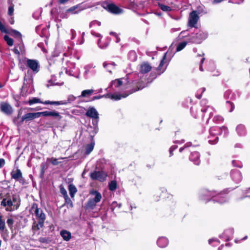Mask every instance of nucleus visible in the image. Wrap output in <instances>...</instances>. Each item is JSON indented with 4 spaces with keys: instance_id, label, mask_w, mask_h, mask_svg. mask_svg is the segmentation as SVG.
I'll use <instances>...</instances> for the list:
<instances>
[{
    "instance_id": "2eb2a0df",
    "label": "nucleus",
    "mask_w": 250,
    "mask_h": 250,
    "mask_svg": "<svg viewBox=\"0 0 250 250\" xmlns=\"http://www.w3.org/2000/svg\"><path fill=\"white\" fill-rule=\"evenodd\" d=\"M107 8L110 12L115 14H121L123 12L122 9L113 3L107 4Z\"/></svg>"
},
{
    "instance_id": "473e14b6",
    "label": "nucleus",
    "mask_w": 250,
    "mask_h": 250,
    "mask_svg": "<svg viewBox=\"0 0 250 250\" xmlns=\"http://www.w3.org/2000/svg\"><path fill=\"white\" fill-rule=\"evenodd\" d=\"M94 145V142H91L85 146V149L86 155H88L93 150Z\"/></svg>"
},
{
    "instance_id": "09e8293b",
    "label": "nucleus",
    "mask_w": 250,
    "mask_h": 250,
    "mask_svg": "<svg viewBox=\"0 0 250 250\" xmlns=\"http://www.w3.org/2000/svg\"><path fill=\"white\" fill-rule=\"evenodd\" d=\"M122 206V204L121 203H118L116 201H114L112 202L111 204V207L113 209H114L116 207H118L119 208H120Z\"/></svg>"
},
{
    "instance_id": "13d9d810",
    "label": "nucleus",
    "mask_w": 250,
    "mask_h": 250,
    "mask_svg": "<svg viewBox=\"0 0 250 250\" xmlns=\"http://www.w3.org/2000/svg\"><path fill=\"white\" fill-rule=\"evenodd\" d=\"M5 165V160L2 158H0V168Z\"/></svg>"
},
{
    "instance_id": "72a5a7b5",
    "label": "nucleus",
    "mask_w": 250,
    "mask_h": 250,
    "mask_svg": "<svg viewBox=\"0 0 250 250\" xmlns=\"http://www.w3.org/2000/svg\"><path fill=\"white\" fill-rule=\"evenodd\" d=\"M10 34L14 37L18 38L19 39L20 42H22L21 40V34L19 31L12 29L11 30Z\"/></svg>"
},
{
    "instance_id": "20e7f679",
    "label": "nucleus",
    "mask_w": 250,
    "mask_h": 250,
    "mask_svg": "<svg viewBox=\"0 0 250 250\" xmlns=\"http://www.w3.org/2000/svg\"><path fill=\"white\" fill-rule=\"evenodd\" d=\"M212 198L213 201H216L220 204H223L227 201L228 198L226 195L219 194L215 196V192L208 190L203 191L200 193V198L201 200L208 202L210 200V198Z\"/></svg>"
},
{
    "instance_id": "4be33fe9",
    "label": "nucleus",
    "mask_w": 250,
    "mask_h": 250,
    "mask_svg": "<svg viewBox=\"0 0 250 250\" xmlns=\"http://www.w3.org/2000/svg\"><path fill=\"white\" fill-rule=\"evenodd\" d=\"M168 244V241L165 237H159L157 240V245L160 248H165L167 246Z\"/></svg>"
},
{
    "instance_id": "f03ea898",
    "label": "nucleus",
    "mask_w": 250,
    "mask_h": 250,
    "mask_svg": "<svg viewBox=\"0 0 250 250\" xmlns=\"http://www.w3.org/2000/svg\"><path fill=\"white\" fill-rule=\"evenodd\" d=\"M133 85L136 86V88L132 89L130 92L123 94L114 93V94H108L106 95H102L99 96H95L93 97V100L100 99L102 97H105L106 98H110L112 100H119L122 98H125L128 96L129 94L135 92L138 90L142 89L146 86L145 83L142 81H134L133 82Z\"/></svg>"
},
{
    "instance_id": "a19ab883",
    "label": "nucleus",
    "mask_w": 250,
    "mask_h": 250,
    "mask_svg": "<svg viewBox=\"0 0 250 250\" xmlns=\"http://www.w3.org/2000/svg\"><path fill=\"white\" fill-rule=\"evenodd\" d=\"M4 39L9 46H11L13 45V39L10 38L8 36L5 35L4 36Z\"/></svg>"
},
{
    "instance_id": "c9c22d12",
    "label": "nucleus",
    "mask_w": 250,
    "mask_h": 250,
    "mask_svg": "<svg viewBox=\"0 0 250 250\" xmlns=\"http://www.w3.org/2000/svg\"><path fill=\"white\" fill-rule=\"evenodd\" d=\"M137 56L134 51H130L128 54V58L131 61L134 62L136 60Z\"/></svg>"
},
{
    "instance_id": "e2e57ef3",
    "label": "nucleus",
    "mask_w": 250,
    "mask_h": 250,
    "mask_svg": "<svg viewBox=\"0 0 250 250\" xmlns=\"http://www.w3.org/2000/svg\"><path fill=\"white\" fill-rule=\"evenodd\" d=\"M91 34H92V35L95 36L97 37H101V35L100 34L96 33L94 31H92L91 32Z\"/></svg>"
},
{
    "instance_id": "a211bd4d",
    "label": "nucleus",
    "mask_w": 250,
    "mask_h": 250,
    "mask_svg": "<svg viewBox=\"0 0 250 250\" xmlns=\"http://www.w3.org/2000/svg\"><path fill=\"white\" fill-rule=\"evenodd\" d=\"M151 69V66L147 62L142 63L140 65V72L142 74H145L149 72Z\"/></svg>"
},
{
    "instance_id": "6e6552de",
    "label": "nucleus",
    "mask_w": 250,
    "mask_h": 250,
    "mask_svg": "<svg viewBox=\"0 0 250 250\" xmlns=\"http://www.w3.org/2000/svg\"><path fill=\"white\" fill-rule=\"evenodd\" d=\"M208 37V34L204 31H199L192 37V42L196 43H200Z\"/></svg>"
},
{
    "instance_id": "338daca9",
    "label": "nucleus",
    "mask_w": 250,
    "mask_h": 250,
    "mask_svg": "<svg viewBox=\"0 0 250 250\" xmlns=\"http://www.w3.org/2000/svg\"><path fill=\"white\" fill-rule=\"evenodd\" d=\"M110 35L114 36L115 37H117V36L118 35L117 34V33H116L115 32H110Z\"/></svg>"
},
{
    "instance_id": "de8ad7c7",
    "label": "nucleus",
    "mask_w": 250,
    "mask_h": 250,
    "mask_svg": "<svg viewBox=\"0 0 250 250\" xmlns=\"http://www.w3.org/2000/svg\"><path fill=\"white\" fill-rule=\"evenodd\" d=\"M7 224L8 226V227L10 228V229H12V227H13V225L14 224V220L12 218H9L7 219Z\"/></svg>"
},
{
    "instance_id": "0eeeda50",
    "label": "nucleus",
    "mask_w": 250,
    "mask_h": 250,
    "mask_svg": "<svg viewBox=\"0 0 250 250\" xmlns=\"http://www.w3.org/2000/svg\"><path fill=\"white\" fill-rule=\"evenodd\" d=\"M25 65L30 68L34 74L40 71V64L38 61L35 60L27 59Z\"/></svg>"
},
{
    "instance_id": "2f4dec72",
    "label": "nucleus",
    "mask_w": 250,
    "mask_h": 250,
    "mask_svg": "<svg viewBox=\"0 0 250 250\" xmlns=\"http://www.w3.org/2000/svg\"><path fill=\"white\" fill-rule=\"evenodd\" d=\"M68 190L70 196L72 198L74 197L75 194L77 191L76 187L72 184H70L68 186Z\"/></svg>"
},
{
    "instance_id": "7c9ffc66",
    "label": "nucleus",
    "mask_w": 250,
    "mask_h": 250,
    "mask_svg": "<svg viewBox=\"0 0 250 250\" xmlns=\"http://www.w3.org/2000/svg\"><path fill=\"white\" fill-rule=\"evenodd\" d=\"M103 66L110 73H111L112 70L115 68V64L113 62L111 63H107L106 62H104L103 63Z\"/></svg>"
},
{
    "instance_id": "dca6fc26",
    "label": "nucleus",
    "mask_w": 250,
    "mask_h": 250,
    "mask_svg": "<svg viewBox=\"0 0 250 250\" xmlns=\"http://www.w3.org/2000/svg\"><path fill=\"white\" fill-rule=\"evenodd\" d=\"M200 154L198 152L194 151L191 152L190 156V161L193 162L196 165H199L200 163Z\"/></svg>"
},
{
    "instance_id": "c756f323",
    "label": "nucleus",
    "mask_w": 250,
    "mask_h": 250,
    "mask_svg": "<svg viewBox=\"0 0 250 250\" xmlns=\"http://www.w3.org/2000/svg\"><path fill=\"white\" fill-rule=\"evenodd\" d=\"M94 92V90L93 89L84 90L82 92L81 95L79 97H87L91 96Z\"/></svg>"
},
{
    "instance_id": "69168bd1",
    "label": "nucleus",
    "mask_w": 250,
    "mask_h": 250,
    "mask_svg": "<svg viewBox=\"0 0 250 250\" xmlns=\"http://www.w3.org/2000/svg\"><path fill=\"white\" fill-rule=\"evenodd\" d=\"M69 0H59V2L62 4L65 3Z\"/></svg>"
},
{
    "instance_id": "e433bc0d",
    "label": "nucleus",
    "mask_w": 250,
    "mask_h": 250,
    "mask_svg": "<svg viewBox=\"0 0 250 250\" xmlns=\"http://www.w3.org/2000/svg\"><path fill=\"white\" fill-rule=\"evenodd\" d=\"M43 103L44 102L41 101L40 99L36 97L32 98L31 99L29 100L28 102V103L30 105L36 103H42L43 104Z\"/></svg>"
},
{
    "instance_id": "bf43d9fd",
    "label": "nucleus",
    "mask_w": 250,
    "mask_h": 250,
    "mask_svg": "<svg viewBox=\"0 0 250 250\" xmlns=\"http://www.w3.org/2000/svg\"><path fill=\"white\" fill-rule=\"evenodd\" d=\"M71 35H72L71 39H73L75 37L76 35V31L74 30H73V29H71Z\"/></svg>"
},
{
    "instance_id": "f8f14e48",
    "label": "nucleus",
    "mask_w": 250,
    "mask_h": 250,
    "mask_svg": "<svg viewBox=\"0 0 250 250\" xmlns=\"http://www.w3.org/2000/svg\"><path fill=\"white\" fill-rule=\"evenodd\" d=\"M85 115L87 117L96 120V123L98 122L99 119V113L94 107H90L86 111Z\"/></svg>"
},
{
    "instance_id": "ddd939ff",
    "label": "nucleus",
    "mask_w": 250,
    "mask_h": 250,
    "mask_svg": "<svg viewBox=\"0 0 250 250\" xmlns=\"http://www.w3.org/2000/svg\"><path fill=\"white\" fill-rule=\"evenodd\" d=\"M11 175L13 179L19 181L22 184H24V179L22 177V173L19 169L12 171L11 173Z\"/></svg>"
},
{
    "instance_id": "4468645a",
    "label": "nucleus",
    "mask_w": 250,
    "mask_h": 250,
    "mask_svg": "<svg viewBox=\"0 0 250 250\" xmlns=\"http://www.w3.org/2000/svg\"><path fill=\"white\" fill-rule=\"evenodd\" d=\"M166 57V53L165 54V55H164L163 59H162L160 62V63L159 64V66L157 68V71L159 75H160L162 73H163L166 69L167 63V62L165 61Z\"/></svg>"
},
{
    "instance_id": "774afa93",
    "label": "nucleus",
    "mask_w": 250,
    "mask_h": 250,
    "mask_svg": "<svg viewBox=\"0 0 250 250\" xmlns=\"http://www.w3.org/2000/svg\"><path fill=\"white\" fill-rule=\"evenodd\" d=\"M9 22L11 24H14V21L13 18H10V19L9 20Z\"/></svg>"
},
{
    "instance_id": "aec40b11",
    "label": "nucleus",
    "mask_w": 250,
    "mask_h": 250,
    "mask_svg": "<svg viewBox=\"0 0 250 250\" xmlns=\"http://www.w3.org/2000/svg\"><path fill=\"white\" fill-rule=\"evenodd\" d=\"M237 134L240 136H245L247 133V130L244 125H238L236 128Z\"/></svg>"
},
{
    "instance_id": "052dcab7",
    "label": "nucleus",
    "mask_w": 250,
    "mask_h": 250,
    "mask_svg": "<svg viewBox=\"0 0 250 250\" xmlns=\"http://www.w3.org/2000/svg\"><path fill=\"white\" fill-rule=\"evenodd\" d=\"M210 109H211V108H210L208 106H207V107H206L205 108H202L201 109V112H205L206 111Z\"/></svg>"
},
{
    "instance_id": "ea45409f",
    "label": "nucleus",
    "mask_w": 250,
    "mask_h": 250,
    "mask_svg": "<svg viewBox=\"0 0 250 250\" xmlns=\"http://www.w3.org/2000/svg\"><path fill=\"white\" fill-rule=\"evenodd\" d=\"M213 121L214 123L216 124H219L223 122L224 118L220 115H216L214 117Z\"/></svg>"
},
{
    "instance_id": "1a4fd4ad",
    "label": "nucleus",
    "mask_w": 250,
    "mask_h": 250,
    "mask_svg": "<svg viewBox=\"0 0 250 250\" xmlns=\"http://www.w3.org/2000/svg\"><path fill=\"white\" fill-rule=\"evenodd\" d=\"M199 19V17L197 11H193L189 14L188 21V25L191 27H195Z\"/></svg>"
},
{
    "instance_id": "a878e982",
    "label": "nucleus",
    "mask_w": 250,
    "mask_h": 250,
    "mask_svg": "<svg viewBox=\"0 0 250 250\" xmlns=\"http://www.w3.org/2000/svg\"><path fill=\"white\" fill-rule=\"evenodd\" d=\"M60 235L63 240L66 241H68L71 238V233L66 230H62L61 231Z\"/></svg>"
},
{
    "instance_id": "9d476101",
    "label": "nucleus",
    "mask_w": 250,
    "mask_h": 250,
    "mask_svg": "<svg viewBox=\"0 0 250 250\" xmlns=\"http://www.w3.org/2000/svg\"><path fill=\"white\" fill-rule=\"evenodd\" d=\"M0 111L7 115L12 114L13 112L12 106L6 102H1L0 103Z\"/></svg>"
},
{
    "instance_id": "680f3d73",
    "label": "nucleus",
    "mask_w": 250,
    "mask_h": 250,
    "mask_svg": "<svg viewBox=\"0 0 250 250\" xmlns=\"http://www.w3.org/2000/svg\"><path fill=\"white\" fill-rule=\"evenodd\" d=\"M205 59L204 58H202V59H201V65H200V68H199V69H200V70L201 71H203V67H202V64L203 63Z\"/></svg>"
},
{
    "instance_id": "c03bdc74",
    "label": "nucleus",
    "mask_w": 250,
    "mask_h": 250,
    "mask_svg": "<svg viewBox=\"0 0 250 250\" xmlns=\"http://www.w3.org/2000/svg\"><path fill=\"white\" fill-rule=\"evenodd\" d=\"M5 228V221L2 219V216L1 215H0V230H4Z\"/></svg>"
},
{
    "instance_id": "cd10ccee",
    "label": "nucleus",
    "mask_w": 250,
    "mask_h": 250,
    "mask_svg": "<svg viewBox=\"0 0 250 250\" xmlns=\"http://www.w3.org/2000/svg\"><path fill=\"white\" fill-rule=\"evenodd\" d=\"M123 84V82L121 79H116L112 81L111 83L110 86L114 89V88H118Z\"/></svg>"
},
{
    "instance_id": "6ab92c4d",
    "label": "nucleus",
    "mask_w": 250,
    "mask_h": 250,
    "mask_svg": "<svg viewBox=\"0 0 250 250\" xmlns=\"http://www.w3.org/2000/svg\"><path fill=\"white\" fill-rule=\"evenodd\" d=\"M90 194L94 196V198H91L90 199L94 201L95 202L98 203L101 201L102 197L101 194L100 192L97 190H93L90 191Z\"/></svg>"
},
{
    "instance_id": "412c9836",
    "label": "nucleus",
    "mask_w": 250,
    "mask_h": 250,
    "mask_svg": "<svg viewBox=\"0 0 250 250\" xmlns=\"http://www.w3.org/2000/svg\"><path fill=\"white\" fill-rule=\"evenodd\" d=\"M234 231L232 229L226 230L224 233L220 235V238H224L226 240L229 241L230 239L233 234Z\"/></svg>"
},
{
    "instance_id": "bb28decb",
    "label": "nucleus",
    "mask_w": 250,
    "mask_h": 250,
    "mask_svg": "<svg viewBox=\"0 0 250 250\" xmlns=\"http://www.w3.org/2000/svg\"><path fill=\"white\" fill-rule=\"evenodd\" d=\"M14 53L17 55H20V52L22 53L24 51V45L22 42H20L17 46H15L13 50Z\"/></svg>"
},
{
    "instance_id": "a18cd8bd",
    "label": "nucleus",
    "mask_w": 250,
    "mask_h": 250,
    "mask_svg": "<svg viewBox=\"0 0 250 250\" xmlns=\"http://www.w3.org/2000/svg\"><path fill=\"white\" fill-rule=\"evenodd\" d=\"M65 199V202L66 204L69 205L71 207H73V203L71 201V200L70 199V198L68 197V196L65 197L64 198Z\"/></svg>"
},
{
    "instance_id": "5701e85b",
    "label": "nucleus",
    "mask_w": 250,
    "mask_h": 250,
    "mask_svg": "<svg viewBox=\"0 0 250 250\" xmlns=\"http://www.w3.org/2000/svg\"><path fill=\"white\" fill-rule=\"evenodd\" d=\"M44 221H38V223L34 222L32 226V230L35 234L37 231H38L41 228L43 227Z\"/></svg>"
},
{
    "instance_id": "393cba45",
    "label": "nucleus",
    "mask_w": 250,
    "mask_h": 250,
    "mask_svg": "<svg viewBox=\"0 0 250 250\" xmlns=\"http://www.w3.org/2000/svg\"><path fill=\"white\" fill-rule=\"evenodd\" d=\"M94 67V66H93L92 65H87L84 66V69L85 71L84 76L85 78H87L89 74L91 75L94 74L95 72L93 70H91V69Z\"/></svg>"
},
{
    "instance_id": "0e129e2a",
    "label": "nucleus",
    "mask_w": 250,
    "mask_h": 250,
    "mask_svg": "<svg viewBox=\"0 0 250 250\" xmlns=\"http://www.w3.org/2000/svg\"><path fill=\"white\" fill-rule=\"evenodd\" d=\"M52 164L53 165H57L59 164V162L58 161V160L57 159H54L52 161Z\"/></svg>"
},
{
    "instance_id": "37998d69",
    "label": "nucleus",
    "mask_w": 250,
    "mask_h": 250,
    "mask_svg": "<svg viewBox=\"0 0 250 250\" xmlns=\"http://www.w3.org/2000/svg\"><path fill=\"white\" fill-rule=\"evenodd\" d=\"M117 188V183L115 181H112L109 184V188L110 190L113 191Z\"/></svg>"
},
{
    "instance_id": "f704fd0d",
    "label": "nucleus",
    "mask_w": 250,
    "mask_h": 250,
    "mask_svg": "<svg viewBox=\"0 0 250 250\" xmlns=\"http://www.w3.org/2000/svg\"><path fill=\"white\" fill-rule=\"evenodd\" d=\"M97 203L91 200L90 198L88 200L86 205V208L88 209H93Z\"/></svg>"
},
{
    "instance_id": "3c124183",
    "label": "nucleus",
    "mask_w": 250,
    "mask_h": 250,
    "mask_svg": "<svg viewBox=\"0 0 250 250\" xmlns=\"http://www.w3.org/2000/svg\"><path fill=\"white\" fill-rule=\"evenodd\" d=\"M191 146V143L188 142L185 145V146L183 147H181L179 149V151L181 152L183 150L187 149V147H188Z\"/></svg>"
},
{
    "instance_id": "79ce46f5",
    "label": "nucleus",
    "mask_w": 250,
    "mask_h": 250,
    "mask_svg": "<svg viewBox=\"0 0 250 250\" xmlns=\"http://www.w3.org/2000/svg\"><path fill=\"white\" fill-rule=\"evenodd\" d=\"M187 44V42H182L179 43L176 48V51H180L182 50L183 48L185 47Z\"/></svg>"
},
{
    "instance_id": "603ef678",
    "label": "nucleus",
    "mask_w": 250,
    "mask_h": 250,
    "mask_svg": "<svg viewBox=\"0 0 250 250\" xmlns=\"http://www.w3.org/2000/svg\"><path fill=\"white\" fill-rule=\"evenodd\" d=\"M0 30L2 32H4V33H6L7 32V30H6V27H5L4 25H3L2 24V23L0 21Z\"/></svg>"
},
{
    "instance_id": "864d4df0",
    "label": "nucleus",
    "mask_w": 250,
    "mask_h": 250,
    "mask_svg": "<svg viewBox=\"0 0 250 250\" xmlns=\"http://www.w3.org/2000/svg\"><path fill=\"white\" fill-rule=\"evenodd\" d=\"M177 148V146L176 145H173L170 147L169 148L170 156H171L173 155L172 152Z\"/></svg>"
},
{
    "instance_id": "b1692460",
    "label": "nucleus",
    "mask_w": 250,
    "mask_h": 250,
    "mask_svg": "<svg viewBox=\"0 0 250 250\" xmlns=\"http://www.w3.org/2000/svg\"><path fill=\"white\" fill-rule=\"evenodd\" d=\"M83 9L81 8V6L79 4L76 6H74L67 10V12L70 13L71 14H77Z\"/></svg>"
},
{
    "instance_id": "f257e3e1",
    "label": "nucleus",
    "mask_w": 250,
    "mask_h": 250,
    "mask_svg": "<svg viewBox=\"0 0 250 250\" xmlns=\"http://www.w3.org/2000/svg\"><path fill=\"white\" fill-rule=\"evenodd\" d=\"M41 116L45 117L51 116L54 117L57 121H61L62 119V117L60 115L59 112L55 110H52L35 113H28L23 116L20 121H18V120H14V122L15 124L19 126L21 125L25 121L33 120L34 119L40 117Z\"/></svg>"
},
{
    "instance_id": "6e6d98bb",
    "label": "nucleus",
    "mask_w": 250,
    "mask_h": 250,
    "mask_svg": "<svg viewBox=\"0 0 250 250\" xmlns=\"http://www.w3.org/2000/svg\"><path fill=\"white\" fill-rule=\"evenodd\" d=\"M213 242H216L217 244L220 243V241L217 239H210L208 240V243L209 244H211Z\"/></svg>"
},
{
    "instance_id": "5fc2aeb1",
    "label": "nucleus",
    "mask_w": 250,
    "mask_h": 250,
    "mask_svg": "<svg viewBox=\"0 0 250 250\" xmlns=\"http://www.w3.org/2000/svg\"><path fill=\"white\" fill-rule=\"evenodd\" d=\"M227 104L230 106L231 108L229 110V112H232L234 109V105L233 104V103L229 102V101H227Z\"/></svg>"
},
{
    "instance_id": "8fccbe9b",
    "label": "nucleus",
    "mask_w": 250,
    "mask_h": 250,
    "mask_svg": "<svg viewBox=\"0 0 250 250\" xmlns=\"http://www.w3.org/2000/svg\"><path fill=\"white\" fill-rule=\"evenodd\" d=\"M60 192L61 194L63 195L64 198L68 196L67 191L63 187H61L60 188Z\"/></svg>"
},
{
    "instance_id": "c85d7f7f",
    "label": "nucleus",
    "mask_w": 250,
    "mask_h": 250,
    "mask_svg": "<svg viewBox=\"0 0 250 250\" xmlns=\"http://www.w3.org/2000/svg\"><path fill=\"white\" fill-rule=\"evenodd\" d=\"M43 104H54L56 105H66V103L64 102L63 101H46L44 102Z\"/></svg>"
},
{
    "instance_id": "9b49d317",
    "label": "nucleus",
    "mask_w": 250,
    "mask_h": 250,
    "mask_svg": "<svg viewBox=\"0 0 250 250\" xmlns=\"http://www.w3.org/2000/svg\"><path fill=\"white\" fill-rule=\"evenodd\" d=\"M107 175L103 171H95L90 174V178L92 180H97L100 182L105 180Z\"/></svg>"
},
{
    "instance_id": "4d7b16f0",
    "label": "nucleus",
    "mask_w": 250,
    "mask_h": 250,
    "mask_svg": "<svg viewBox=\"0 0 250 250\" xmlns=\"http://www.w3.org/2000/svg\"><path fill=\"white\" fill-rule=\"evenodd\" d=\"M97 24L98 26H100L101 22L98 21H93L90 23V26L91 27L93 25Z\"/></svg>"
},
{
    "instance_id": "4c0bfd02",
    "label": "nucleus",
    "mask_w": 250,
    "mask_h": 250,
    "mask_svg": "<svg viewBox=\"0 0 250 250\" xmlns=\"http://www.w3.org/2000/svg\"><path fill=\"white\" fill-rule=\"evenodd\" d=\"M76 97L73 95H69L67 97L66 100H64V102L66 103V105L68 104H71L75 100H76Z\"/></svg>"
},
{
    "instance_id": "39448f33",
    "label": "nucleus",
    "mask_w": 250,
    "mask_h": 250,
    "mask_svg": "<svg viewBox=\"0 0 250 250\" xmlns=\"http://www.w3.org/2000/svg\"><path fill=\"white\" fill-rule=\"evenodd\" d=\"M224 130V137H226L229 134V130L227 127L222 126L221 127L214 126L210 128L209 130V135L208 136V142L213 145L218 142V136L220 135V131Z\"/></svg>"
},
{
    "instance_id": "423d86ee",
    "label": "nucleus",
    "mask_w": 250,
    "mask_h": 250,
    "mask_svg": "<svg viewBox=\"0 0 250 250\" xmlns=\"http://www.w3.org/2000/svg\"><path fill=\"white\" fill-rule=\"evenodd\" d=\"M31 212L35 215L38 221H45L46 215L43 212L41 208H38L37 204L33 203L32 204Z\"/></svg>"
},
{
    "instance_id": "49530a36",
    "label": "nucleus",
    "mask_w": 250,
    "mask_h": 250,
    "mask_svg": "<svg viewBox=\"0 0 250 250\" xmlns=\"http://www.w3.org/2000/svg\"><path fill=\"white\" fill-rule=\"evenodd\" d=\"M14 5L12 4L8 7V15L9 16H12L13 15V13H14Z\"/></svg>"
},
{
    "instance_id": "7ed1b4c3",
    "label": "nucleus",
    "mask_w": 250,
    "mask_h": 250,
    "mask_svg": "<svg viewBox=\"0 0 250 250\" xmlns=\"http://www.w3.org/2000/svg\"><path fill=\"white\" fill-rule=\"evenodd\" d=\"M20 202V196L18 195L14 194L11 197L3 198L0 205L4 207L7 211H13L19 208Z\"/></svg>"
},
{
    "instance_id": "f3484780",
    "label": "nucleus",
    "mask_w": 250,
    "mask_h": 250,
    "mask_svg": "<svg viewBox=\"0 0 250 250\" xmlns=\"http://www.w3.org/2000/svg\"><path fill=\"white\" fill-rule=\"evenodd\" d=\"M232 179L236 183L240 182L242 180V175L241 173L238 170H233L231 172Z\"/></svg>"
},
{
    "instance_id": "58836bf2",
    "label": "nucleus",
    "mask_w": 250,
    "mask_h": 250,
    "mask_svg": "<svg viewBox=\"0 0 250 250\" xmlns=\"http://www.w3.org/2000/svg\"><path fill=\"white\" fill-rule=\"evenodd\" d=\"M158 6L163 11L169 12L171 10V8L170 7L165 5L164 4L159 3Z\"/></svg>"
}]
</instances>
